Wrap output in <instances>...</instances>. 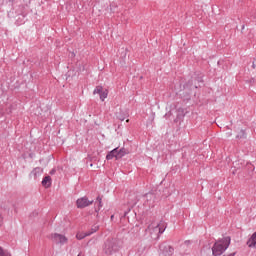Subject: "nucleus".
I'll return each instance as SVG.
<instances>
[{
  "mask_svg": "<svg viewBox=\"0 0 256 256\" xmlns=\"http://www.w3.org/2000/svg\"><path fill=\"white\" fill-rule=\"evenodd\" d=\"M159 249H160V252H159L160 256H172L173 253H175V249L167 243H162Z\"/></svg>",
  "mask_w": 256,
  "mask_h": 256,
  "instance_id": "4",
  "label": "nucleus"
},
{
  "mask_svg": "<svg viewBox=\"0 0 256 256\" xmlns=\"http://www.w3.org/2000/svg\"><path fill=\"white\" fill-rule=\"evenodd\" d=\"M246 245L248 247H250L251 249H255L256 248V232H254L251 237L248 239V241L246 242Z\"/></svg>",
  "mask_w": 256,
  "mask_h": 256,
  "instance_id": "8",
  "label": "nucleus"
},
{
  "mask_svg": "<svg viewBox=\"0 0 256 256\" xmlns=\"http://www.w3.org/2000/svg\"><path fill=\"white\" fill-rule=\"evenodd\" d=\"M243 136H245V130H241Z\"/></svg>",
  "mask_w": 256,
  "mask_h": 256,
  "instance_id": "26",
  "label": "nucleus"
},
{
  "mask_svg": "<svg viewBox=\"0 0 256 256\" xmlns=\"http://www.w3.org/2000/svg\"><path fill=\"white\" fill-rule=\"evenodd\" d=\"M103 93V86H96L93 91V95H100Z\"/></svg>",
  "mask_w": 256,
  "mask_h": 256,
  "instance_id": "16",
  "label": "nucleus"
},
{
  "mask_svg": "<svg viewBox=\"0 0 256 256\" xmlns=\"http://www.w3.org/2000/svg\"><path fill=\"white\" fill-rule=\"evenodd\" d=\"M252 67H253V69H255L256 66H252Z\"/></svg>",
  "mask_w": 256,
  "mask_h": 256,
  "instance_id": "30",
  "label": "nucleus"
},
{
  "mask_svg": "<svg viewBox=\"0 0 256 256\" xmlns=\"http://www.w3.org/2000/svg\"><path fill=\"white\" fill-rule=\"evenodd\" d=\"M126 123H129V120H126Z\"/></svg>",
  "mask_w": 256,
  "mask_h": 256,
  "instance_id": "29",
  "label": "nucleus"
},
{
  "mask_svg": "<svg viewBox=\"0 0 256 256\" xmlns=\"http://www.w3.org/2000/svg\"><path fill=\"white\" fill-rule=\"evenodd\" d=\"M42 186L46 189H49L51 187V176H45L42 180Z\"/></svg>",
  "mask_w": 256,
  "mask_h": 256,
  "instance_id": "12",
  "label": "nucleus"
},
{
  "mask_svg": "<svg viewBox=\"0 0 256 256\" xmlns=\"http://www.w3.org/2000/svg\"><path fill=\"white\" fill-rule=\"evenodd\" d=\"M0 227H3V215L0 213Z\"/></svg>",
  "mask_w": 256,
  "mask_h": 256,
  "instance_id": "23",
  "label": "nucleus"
},
{
  "mask_svg": "<svg viewBox=\"0 0 256 256\" xmlns=\"http://www.w3.org/2000/svg\"><path fill=\"white\" fill-rule=\"evenodd\" d=\"M165 229H167V223L164 221L160 222H152L148 228L146 229L147 233L150 235L151 239L157 241L163 233H165Z\"/></svg>",
  "mask_w": 256,
  "mask_h": 256,
  "instance_id": "1",
  "label": "nucleus"
},
{
  "mask_svg": "<svg viewBox=\"0 0 256 256\" xmlns=\"http://www.w3.org/2000/svg\"><path fill=\"white\" fill-rule=\"evenodd\" d=\"M106 159H107V161H111V159H119V154L117 152V148H114L112 151H110L106 155Z\"/></svg>",
  "mask_w": 256,
  "mask_h": 256,
  "instance_id": "9",
  "label": "nucleus"
},
{
  "mask_svg": "<svg viewBox=\"0 0 256 256\" xmlns=\"http://www.w3.org/2000/svg\"><path fill=\"white\" fill-rule=\"evenodd\" d=\"M99 231V226L94 225L92 226L91 230L87 231V233H90V235H93V233H97Z\"/></svg>",
  "mask_w": 256,
  "mask_h": 256,
  "instance_id": "18",
  "label": "nucleus"
},
{
  "mask_svg": "<svg viewBox=\"0 0 256 256\" xmlns=\"http://www.w3.org/2000/svg\"><path fill=\"white\" fill-rule=\"evenodd\" d=\"M229 245H231V237L229 236L218 240L212 247V254L214 256L223 255L224 251H227V249H229Z\"/></svg>",
  "mask_w": 256,
  "mask_h": 256,
  "instance_id": "2",
  "label": "nucleus"
},
{
  "mask_svg": "<svg viewBox=\"0 0 256 256\" xmlns=\"http://www.w3.org/2000/svg\"><path fill=\"white\" fill-rule=\"evenodd\" d=\"M145 199H146V205H148V207H155V194L154 193H147L145 195Z\"/></svg>",
  "mask_w": 256,
  "mask_h": 256,
  "instance_id": "7",
  "label": "nucleus"
},
{
  "mask_svg": "<svg viewBox=\"0 0 256 256\" xmlns=\"http://www.w3.org/2000/svg\"><path fill=\"white\" fill-rule=\"evenodd\" d=\"M191 245V241L190 240H186L183 244L182 247H189Z\"/></svg>",
  "mask_w": 256,
  "mask_h": 256,
  "instance_id": "21",
  "label": "nucleus"
},
{
  "mask_svg": "<svg viewBox=\"0 0 256 256\" xmlns=\"http://www.w3.org/2000/svg\"><path fill=\"white\" fill-rule=\"evenodd\" d=\"M97 201H98V203H99V207H103V202H102V199H101V197H97Z\"/></svg>",
  "mask_w": 256,
  "mask_h": 256,
  "instance_id": "22",
  "label": "nucleus"
},
{
  "mask_svg": "<svg viewBox=\"0 0 256 256\" xmlns=\"http://www.w3.org/2000/svg\"><path fill=\"white\" fill-rule=\"evenodd\" d=\"M42 173H43V168L36 167L32 170L31 175L34 176V179H37L39 175H42Z\"/></svg>",
  "mask_w": 256,
  "mask_h": 256,
  "instance_id": "11",
  "label": "nucleus"
},
{
  "mask_svg": "<svg viewBox=\"0 0 256 256\" xmlns=\"http://www.w3.org/2000/svg\"><path fill=\"white\" fill-rule=\"evenodd\" d=\"M198 83H203V79H198Z\"/></svg>",
  "mask_w": 256,
  "mask_h": 256,
  "instance_id": "25",
  "label": "nucleus"
},
{
  "mask_svg": "<svg viewBox=\"0 0 256 256\" xmlns=\"http://www.w3.org/2000/svg\"><path fill=\"white\" fill-rule=\"evenodd\" d=\"M139 199L137 198L136 194H131L129 196V201H128V205H130V207H135V205H137Z\"/></svg>",
  "mask_w": 256,
  "mask_h": 256,
  "instance_id": "10",
  "label": "nucleus"
},
{
  "mask_svg": "<svg viewBox=\"0 0 256 256\" xmlns=\"http://www.w3.org/2000/svg\"><path fill=\"white\" fill-rule=\"evenodd\" d=\"M116 251H119V243L116 239H108L104 244V252L106 255H113Z\"/></svg>",
  "mask_w": 256,
  "mask_h": 256,
  "instance_id": "3",
  "label": "nucleus"
},
{
  "mask_svg": "<svg viewBox=\"0 0 256 256\" xmlns=\"http://www.w3.org/2000/svg\"><path fill=\"white\" fill-rule=\"evenodd\" d=\"M117 117L120 121H125V117H127V115H123V112H120V114Z\"/></svg>",
  "mask_w": 256,
  "mask_h": 256,
  "instance_id": "20",
  "label": "nucleus"
},
{
  "mask_svg": "<svg viewBox=\"0 0 256 256\" xmlns=\"http://www.w3.org/2000/svg\"><path fill=\"white\" fill-rule=\"evenodd\" d=\"M91 233H77L76 234V239H78L79 241H81L82 239H85V237H90Z\"/></svg>",
  "mask_w": 256,
  "mask_h": 256,
  "instance_id": "14",
  "label": "nucleus"
},
{
  "mask_svg": "<svg viewBox=\"0 0 256 256\" xmlns=\"http://www.w3.org/2000/svg\"><path fill=\"white\" fill-rule=\"evenodd\" d=\"M108 95H109V92L107 90H103L102 93L99 96L100 100L105 101V99H107Z\"/></svg>",
  "mask_w": 256,
  "mask_h": 256,
  "instance_id": "17",
  "label": "nucleus"
},
{
  "mask_svg": "<svg viewBox=\"0 0 256 256\" xmlns=\"http://www.w3.org/2000/svg\"><path fill=\"white\" fill-rule=\"evenodd\" d=\"M76 205L78 209H85V207H89V205H93V200H89L87 197H82L76 201Z\"/></svg>",
  "mask_w": 256,
  "mask_h": 256,
  "instance_id": "6",
  "label": "nucleus"
},
{
  "mask_svg": "<svg viewBox=\"0 0 256 256\" xmlns=\"http://www.w3.org/2000/svg\"><path fill=\"white\" fill-rule=\"evenodd\" d=\"M54 173H55V169L50 171V175H54Z\"/></svg>",
  "mask_w": 256,
  "mask_h": 256,
  "instance_id": "24",
  "label": "nucleus"
},
{
  "mask_svg": "<svg viewBox=\"0 0 256 256\" xmlns=\"http://www.w3.org/2000/svg\"><path fill=\"white\" fill-rule=\"evenodd\" d=\"M0 256H11V253H9V251L4 250L3 248L0 247Z\"/></svg>",
  "mask_w": 256,
  "mask_h": 256,
  "instance_id": "19",
  "label": "nucleus"
},
{
  "mask_svg": "<svg viewBox=\"0 0 256 256\" xmlns=\"http://www.w3.org/2000/svg\"><path fill=\"white\" fill-rule=\"evenodd\" d=\"M137 253L139 256H142L145 253V245L139 244L137 248Z\"/></svg>",
  "mask_w": 256,
  "mask_h": 256,
  "instance_id": "15",
  "label": "nucleus"
},
{
  "mask_svg": "<svg viewBox=\"0 0 256 256\" xmlns=\"http://www.w3.org/2000/svg\"><path fill=\"white\" fill-rule=\"evenodd\" d=\"M117 153H118L119 159H121L122 157H125V155H127L128 151L125 148H121V149L117 148Z\"/></svg>",
  "mask_w": 256,
  "mask_h": 256,
  "instance_id": "13",
  "label": "nucleus"
},
{
  "mask_svg": "<svg viewBox=\"0 0 256 256\" xmlns=\"http://www.w3.org/2000/svg\"><path fill=\"white\" fill-rule=\"evenodd\" d=\"M227 135H228V137H231L232 134H231V133H228Z\"/></svg>",
  "mask_w": 256,
  "mask_h": 256,
  "instance_id": "27",
  "label": "nucleus"
},
{
  "mask_svg": "<svg viewBox=\"0 0 256 256\" xmlns=\"http://www.w3.org/2000/svg\"><path fill=\"white\" fill-rule=\"evenodd\" d=\"M256 64V60L253 62V65H255Z\"/></svg>",
  "mask_w": 256,
  "mask_h": 256,
  "instance_id": "28",
  "label": "nucleus"
},
{
  "mask_svg": "<svg viewBox=\"0 0 256 256\" xmlns=\"http://www.w3.org/2000/svg\"><path fill=\"white\" fill-rule=\"evenodd\" d=\"M51 241H53V243H56V245H65L68 239L67 237H65V235L54 233L51 235Z\"/></svg>",
  "mask_w": 256,
  "mask_h": 256,
  "instance_id": "5",
  "label": "nucleus"
}]
</instances>
